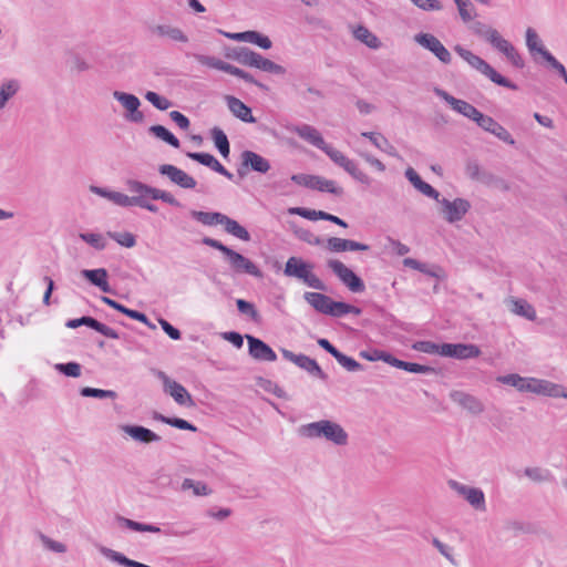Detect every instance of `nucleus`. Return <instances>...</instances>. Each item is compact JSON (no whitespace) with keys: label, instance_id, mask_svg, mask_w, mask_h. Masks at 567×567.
<instances>
[{"label":"nucleus","instance_id":"1","mask_svg":"<svg viewBox=\"0 0 567 567\" xmlns=\"http://www.w3.org/2000/svg\"><path fill=\"white\" fill-rule=\"evenodd\" d=\"M126 186L131 193L137 195L127 196L126 194L114 192L112 195V203L121 207L138 206L151 213H157L158 207L148 202L147 198L162 200L163 203L174 207H182L181 202H178L169 192L153 187L136 179H127Z\"/></svg>","mask_w":567,"mask_h":567},{"label":"nucleus","instance_id":"2","mask_svg":"<svg viewBox=\"0 0 567 567\" xmlns=\"http://www.w3.org/2000/svg\"><path fill=\"white\" fill-rule=\"evenodd\" d=\"M202 244L220 251L224 255L225 260L228 264L229 269L233 271V274L249 275L255 278L262 277V271L252 260L245 257L240 252L231 249L230 247L224 245L221 241L214 239L212 237H203Z\"/></svg>","mask_w":567,"mask_h":567},{"label":"nucleus","instance_id":"3","mask_svg":"<svg viewBox=\"0 0 567 567\" xmlns=\"http://www.w3.org/2000/svg\"><path fill=\"white\" fill-rule=\"evenodd\" d=\"M299 434L309 439L324 437L327 441L340 446L346 445L349 437L340 424L330 420L303 424L299 427Z\"/></svg>","mask_w":567,"mask_h":567},{"label":"nucleus","instance_id":"4","mask_svg":"<svg viewBox=\"0 0 567 567\" xmlns=\"http://www.w3.org/2000/svg\"><path fill=\"white\" fill-rule=\"evenodd\" d=\"M315 265L299 257H289L284 268V275L302 281L308 287L327 291V285L313 274Z\"/></svg>","mask_w":567,"mask_h":567},{"label":"nucleus","instance_id":"5","mask_svg":"<svg viewBox=\"0 0 567 567\" xmlns=\"http://www.w3.org/2000/svg\"><path fill=\"white\" fill-rule=\"evenodd\" d=\"M454 50L473 69L488 78L493 83L513 91L518 90L517 84L498 73L489 63H487L481 56L474 54L472 51L463 48L462 45H455Z\"/></svg>","mask_w":567,"mask_h":567},{"label":"nucleus","instance_id":"6","mask_svg":"<svg viewBox=\"0 0 567 567\" xmlns=\"http://www.w3.org/2000/svg\"><path fill=\"white\" fill-rule=\"evenodd\" d=\"M497 381L502 384L511 385L516 388L519 392H530L543 395H555L556 392L554 383L547 380H540L536 378H525L517 373H509L501 375Z\"/></svg>","mask_w":567,"mask_h":567},{"label":"nucleus","instance_id":"7","mask_svg":"<svg viewBox=\"0 0 567 567\" xmlns=\"http://www.w3.org/2000/svg\"><path fill=\"white\" fill-rule=\"evenodd\" d=\"M327 267L339 278V280L354 293H361L365 290L364 281L352 269L347 267L338 259H329Z\"/></svg>","mask_w":567,"mask_h":567},{"label":"nucleus","instance_id":"8","mask_svg":"<svg viewBox=\"0 0 567 567\" xmlns=\"http://www.w3.org/2000/svg\"><path fill=\"white\" fill-rule=\"evenodd\" d=\"M271 168L269 159L260 154L245 150L240 154V163L237 167V174L240 178L246 177L250 172L267 174Z\"/></svg>","mask_w":567,"mask_h":567},{"label":"nucleus","instance_id":"9","mask_svg":"<svg viewBox=\"0 0 567 567\" xmlns=\"http://www.w3.org/2000/svg\"><path fill=\"white\" fill-rule=\"evenodd\" d=\"M280 351L286 360L295 363L297 367L308 372L311 377H315L322 381L328 380V374L321 369V367L315 359L302 353L296 354L292 351L285 348H281Z\"/></svg>","mask_w":567,"mask_h":567},{"label":"nucleus","instance_id":"10","mask_svg":"<svg viewBox=\"0 0 567 567\" xmlns=\"http://www.w3.org/2000/svg\"><path fill=\"white\" fill-rule=\"evenodd\" d=\"M437 203L442 206L444 219L450 224H455L462 220L472 207L467 199L461 197H457L454 200L440 198Z\"/></svg>","mask_w":567,"mask_h":567},{"label":"nucleus","instance_id":"11","mask_svg":"<svg viewBox=\"0 0 567 567\" xmlns=\"http://www.w3.org/2000/svg\"><path fill=\"white\" fill-rule=\"evenodd\" d=\"M156 377L162 380L164 391L168 393L177 404L185 406H194L195 402L184 385L172 380L165 372L156 371Z\"/></svg>","mask_w":567,"mask_h":567},{"label":"nucleus","instance_id":"12","mask_svg":"<svg viewBox=\"0 0 567 567\" xmlns=\"http://www.w3.org/2000/svg\"><path fill=\"white\" fill-rule=\"evenodd\" d=\"M113 97L126 110L124 115L126 121L131 123H142L144 121V114L138 110L141 106V101L136 95L132 93L114 91Z\"/></svg>","mask_w":567,"mask_h":567},{"label":"nucleus","instance_id":"13","mask_svg":"<svg viewBox=\"0 0 567 567\" xmlns=\"http://www.w3.org/2000/svg\"><path fill=\"white\" fill-rule=\"evenodd\" d=\"M414 41L432 52L442 63L450 64L452 55L443 43L433 34L420 32L414 35Z\"/></svg>","mask_w":567,"mask_h":567},{"label":"nucleus","instance_id":"14","mask_svg":"<svg viewBox=\"0 0 567 567\" xmlns=\"http://www.w3.org/2000/svg\"><path fill=\"white\" fill-rule=\"evenodd\" d=\"M450 487L457 494L462 495L470 505L476 511H485L486 502L484 492L478 487H472L461 484L454 480L449 482Z\"/></svg>","mask_w":567,"mask_h":567},{"label":"nucleus","instance_id":"15","mask_svg":"<svg viewBox=\"0 0 567 567\" xmlns=\"http://www.w3.org/2000/svg\"><path fill=\"white\" fill-rule=\"evenodd\" d=\"M441 355L465 360L477 358L481 354V350L476 344L473 343H441Z\"/></svg>","mask_w":567,"mask_h":567},{"label":"nucleus","instance_id":"16","mask_svg":"<svg viewBox=\"0 0 567 567\" xmlns=\"http://www.w3.org/2000/svg\"><path fill=\"white\" fill-rule=\"evenodd\" d=\"M158 173L166 176L173 184L184 189H194L197 185L196 179L172 164H162L158 166Z\"/></svg>","mask_w":567,"mask_h":567},{"label":"nucleus","instance_id":"17","mask_svg":"<svg viewBox=\"0 0 567 567\" xmlns=\"http://www.w3.org/2000/svg\"><path fill=\"white\" fill-rule=\"evenodd\" d=\"M81 326H86L106 338H111V339L120 338V333L116 330L106 326L103 322H100L97 319H95L91 316H83L80 318L69 319L65 322V327L70 328V329H76Z\"/></svg>","mask_w":567,"mask_h":567},{"label":"nucleus","instance_id":"18","mask_svg":"<svg viewBox=\"0 0 567 567\" xmlns=\"http://www.w3.org/2000/svg\"><path fill=\"white\" fill-rule=\"evenodd\" d=\"M434 93H435L436 96L441 97L449 105H451V107L455 112L462 114L463 116H465V117H467V118H470V120H472L474 122H475L477 115L481 112L474 105L470 104L468 102H466L464 100H460V99L454 97L453 95H451L450 93H447L443 89L435 87L434 89Z\"/></svg>","mask_w":567,"mask_h":567},{"label":"nucleus","instance_id":"19","mask_svg":"<svg viewBox=\"0 0 567 567\" xmlns=\"http://www.w3.org/2000/svg\"><path fill=\"white\" fill-rule=\"evenodd\" d=\"M246 339L248 343V353L251 358L257 361L268 362H274L277 360L276 352L265 341L250 334H246Z\"/></svg>","mask_w":567,"mask_h":567},{"label":"nucleus","instance_id":"20","mask_svg":"<svg viewBox=\"0 0 567 567\" xmlns=\"http://www.w3.org/2000/svg\"><path fill=\"white\" fill-rule=\"evenodd\" d=\"M288 131L297 134L300 138L308 142L312 146L321 150L322 152L329 145L324 142L320 132L309 124H297L288 126Z\"/></svg>","mask_w":567,"mask_h":567},{"label":"nucleus","instance_id":"21","mask_svg":"<svg viewBox=\"0 0 567 567\" xmlns=\"http://www.w3.org/2000/svg\"><path fill=\"white\" fill-rule=\"evenodd\" d=\"M450 399L458 404L462 409L467 412L478 415L484 412V404L476 396L466 393L464 391L454 390L450 393Z\"/></svg>","mask_w":567,"mask_h":567},{"label":"nucleus","instance_id":"22","mask_svg":"<svg viewBox=\"0 0 567 567\" xmlns=\"http://www.w3.org/2000/svg\"><path fill=\"white\" fill-rule=\"evenodd\" d=\"M120 430L127 434L132 440L143 444H150L161 440L158 434L138 424H122L120 425Z\"/></svg>","mask_w":567,"mask_h":567},{"label":"nucleus","instance_id":"23","mask_svg":"<svg viewBox=\"0 0 567 567\" xmlns=\"http://www.w3.org/2000/svg\"><path fill=\"white\" fill-rule=\"evenodd\" d=\"M194 58L202 65L226 72V73L235 75L239 79L244 71L243 69H239L230 63H227V62H225L218 58L212 56V55L196 53V54H194Z\"/></svg>","mask_w":567,"mask_h":567},{"label":"nucleus","instance_id":"24","mask_svg":"<svg viewBox=\"0 0 567 567\" xmlns=\"http://www.w3.org/2000/svg\"><path fill=\"white\" fill-rule=\"evenodd\" d=\"M83 278H85L91 285L97 287L105 293H112L113 290L109 284V274L105 268L96 269H83L81 271Z\"/></svg>","mask_w":567,"mask_h":567},{"label":"nucleus","instance_id":"25","mask_svg":"<svg viewBox=\"0 0 567 567\" xmlns=\"http://www.w3.org/2000/svg\"><path fill=\"white\" fill-rule=\"evenodd\" d=\"M227 106L234 116L245 123H256L257 120L252 115L251 109L246 105L241 100L233 95L225 96Z\"/></svg>","mask_w":567,"mask_h":567},{"label":"nucleus","instance_id":"26","mask_svg":"<svg viewBox=\"0 0 567 567\" xmlns=\"http://www.w3.org/2000/svg\"><path fill=\"white\" fill-rule=\"evenodd\" d=\"M361 136L368 138L377 148L386 153L388 155L392 157H399L396 148L381 133L362 132Z\"/></svg>","mask_w":567,"mask_h":567},{"label":"nucleus","instance_id":"27","mask_svg":"<svg viewBox=\"0 0 567 567\" xmlns=\"http://www.w3.org/2000/svg\"><path fill=\"white\" fill-rule=\"evenodd\" d=\"M115 519L121 527L128 528L134 532H138V533L147 532V533H154V534L162 533V529L158 526L153 525V524L136 522V520L126 518L121 515H116Z\"/></svg>","mask_w":567,"mask_h":567},{"label":"nucleus","instance_id":"28","mask_svg":"<svg viewBox=\"0 0 567 567\" xmlns=\"http://www.w3.org/2000/svg\"><path fill=\"white\" fill-rule=\"evenodd\" d=\"M303 299L319 313L328 315V309L332 299L329 296L321 292L307 291L303 293Z\"/></svg>","mask_w":567,"mask_h":567},{"label":"nucleus","instance_id":"29","mask_svg":"<svg viewBox=\"0 0 567 567\" xmlns=\"http://www.w3.org/2000/svg\"><path fill=\"white\" fill-rule=\"evenodd\" d=\"M466 175L473 179L484 184H491L495 176L486 171L481 169V165L476 159H468L465 165Z\"/></svg>","mask_w":567,"mask_h":567},{"label":"nucleus","instance_id":"30","mask_svg":"<svg viewBox=\"0 0 567 567\" xmlns=\"http://www.w3.org/2000/svg\"><path fill=\"white\" fill-rule=\"evenodd\" d=\"M189 215L193 219L205 226L221 225L225 217V214L219 212H202L195 209L190 210Z\"/></svg>","mask_w":567,"mask_h":567},{"label":"nucleus","instance_id":"31","mask_svg":"<svg viewBox=\"0 0 567 567\" xmlns=\"http://www.w3.org/2000/svg\"><path fill=\"white\" fill-rule=\"evenodd\" d=\"M210 136L215 147L224 158H228L230 154V144L225 132L215 126L210 130Z\"/></svg>","mask_w":567,"mask_h":567},{"label":"nucleus","instance_id":"32","mask_svg":"<svg viewBox=\"0 0 567 567\" xmlns=\"http://www.w3.org/2000/svg\"><path fill=\"white\" fill-rule=\"evenodd\" d=\"M221 225L224 226L226 233L243 241H249L251 239L249 231L237 220L228 217L227 215H225Z\"/></svg>","mask_w":567,"mask_h":567},{"label":"nucleus","instance_id":"33","mask_svg":"<svg viewBox=\"0 0 567 567\" xmlns=\"http://www.w3.org/2000/svg\"><path fill=\"white\" fill-rule=\"evenodd\" d=\"M509 302L512 303L511 311L513 313L530 321H534L536 319L537 316L535 308L526 300L512 298Z\"/></svg>","mask_w":567,"mask_h":567},{"label":"nucleus","instance_id":"34","mask_svg":"<svg viewBox=\"0 0 567 567\" xmlns=\"http://www.w3.org/2000/svg\"><path fill=\"white\" fill-rule=\"evenodd\" d=\"M148 132L150 134L154 135L158 140H162L174 148H178L181 146L179 140L164 125H152L150 126Z\"/></svg>","mask_w":567,"mask_h":567},{"label":"nucleus","instance_id":"35","mask_svg":"<svg viewBox=\"0 0 567 567\" xmlns=\"http://www.w3.org/2000/svg\"><path fill=\"white\" fill-rule=\"evenodd\" d=\"M153 31L161 37L169 38L172 41L184 43L188 42V37L179 28L176 27L158 24L153 29Z\"/></svg>","mask_w":567,"mask_h":567},{"label":"nucleus","instance_id":"36","mask_svg":"<svg viewBox=\"0 0 567 567\" xmlns=\"http://www.w3.org/2000/svg\"><path fill=\"white\" fill-rule=\"evenodd\" d=\"M354 38L364 43L370 49H379L380 40L368 28L359 25L353 31Z\"/></svg>","mask_w":567,"mask_h":567},{"label":"nucleus","instance_id":"37","mask_svg":"<svg viewBox=\"0 0 567 567\" xmlns=\"http://www.w3.org/2000/svg\"><path fill=\"white\" fill-rule=\"evenodd\" d=\"M20 90V83L16 79L4 81L0 86V109H3L8 101Z\"/></svg>","mask_w":567,"mask_h":567},{"label":"nucleus","instance_id":"38","mask_svg":"<svg viewBox=\"0 0 567 567\" xmlns=\"http://www.w3.org/2000/svg\"><path fill=\"white\" fill-rule=\"evenodd\" d=\"M526 45L532 55L538 53L544 59V52H549L542 43L537 32L533 28L526 30Z\"/></svg>","mask_w":567,"mask_h":567},{"label":"nucleus","instance_id":"39","mask_svg":"<svg viewBox=\"0 0 567 567\" xmlns=\"http://www.w3.org/2000/svg\"><path fill=\"white\" fill-rule=\"evenodd\" d=\"M236 306H237L238 311L241 315L249 317V319L252 322H255V323L261 322V316L252 302L247 301L245 299H237Z\"/></svg>","mask_w":567,"mask_h":567},{"label":"nucleus","instance_id":"40","mask_svg":"<svg viewBox=\"0 0 567 567\" xmlns=\"http://www.w3.org/2000/svg\"><path fill=\"white\" fill-rule=\"evenodd\" d=\"M80 394L84 398H94V399H112L115 400L117 398V393L113 390H104L91 386H83L80 389Z\"/></svg>","mask_w":567,"mask_h":567},{"label":"nucleus","instance_id":"41","mask_svg":"<svg viewBox=\"0 0 567 567\" xmlns=\"http://www.w3.org/2000/svg\"><path fill=\"white\" fill-rule=\"evenodd\" d=\"M79 238L96 250H104L107 241L100 233H80Z\"/></svg>","mask_w":567,"mask_h":567},{"label":"nucleus","instance_id":"42","mask_svg":"<svg viewBox=\"0 0 567 567\" xmlns=\"http://www.w3.org/2000/svg\"><path fill=\"white\" fill-rule=\"evenodd\" d=\"M248 43L255 44L264 50H269L272 47V42L268 35L262 34L256 30H248L246 34V41Z\"/></svg>","mask_w":567,"mask_h":567},{"label":"nucleus","instance_id":"43","mask_svg":"<svg viewBox=\"0 0 567 567\" xmlns=\"http://www.w3.org/2000/svg\"><path fill=\"white\" fill-rule=\"evenodd\" d=\"M54 369L65 375V377H70V378H80L81 374H82V365L75 361H70V362H65V363H56L54 365Z\"/></svg>","mask_w":567,"mask_h":567},{"label":"nucleus","instance_id":"44","mask_svg":"<svg viewBox=\"0 0 567 567\" xmlns=\"http://www.w3.org/2000/svg\"><path fill=\"white\" fill-rule=\"evenodd\" d=\"M319 219L328 220V221L333 223L343 228L348 227L347 221L336 215H332V214L323 212V210L311 209L309 220L315 221V220H319Z\"/></svg>","mask_w":567,"mask_h":567},{"label":"nucleus","instance_id":"45","mask_svg":"<svg viewBox=\"0 0 567 567\" xmlns=\"http://www.w3.org/2000/svg\"><path fill=\"white\" fill-rule=\"evenodd\" d=\"M346 172L353 178L355 179L357 182L365 185V186H371L372 184V178L370 176H368L365 173H363L360 168H359V165L357 162H354L353 159L350 162V164L348 165V167L346 168Z\"/></svg>","mask_w":567,"mask_h":567},{"label":"nucleus","instance_id":"46","mask_svg":"<svg viewBox=\"0 0 567 567\" xmlns=\"http://www.w3.org/2000/svg\"><path fill=\"white\" fill-rule=\"evenodd\" d=\"M346 172L353 178L355 179L357 182L365 185V186H371L372 184V178L370 176H368L365 173H363L360 168H359V165L357 162H354L353 159L350 162V164L348 165V167L346 168Z\"/></svg>","mask_w":567,"mask_h":567},{"label":"nucleus","instance_id":"47","mask_svg":"<svg viewBox=\"0 0 567 567\" xmlns=\"http://www.w3.org/2000/svg\"><path fill=\"white\" fill-rule=\"evenodd\" d=\"M346 172L353 178L355 179L357 182L365 185V186H371L372 184V178L370 176H368L365 173H363L360 168H359V165L357 162H354L353 159L350 162V164L348 165V167L346 168Z\"/></svg>","mask_w":567,"mask_h":567},{"label":"nucleus","instance_id":"48","mask_svg":"<svg viewBox=\"0 0 567 567\" xmlns=\"http://www.w3.org/2000/svg\"><path fill=\"white\" fill-rule=\"evenodd\" d=\"M144 97L157 110L159 111H166L172 106V102L165 97L159 95L158 93L154 91H147L144 95Z\"/></svg>","mask_w":567,"mask_h":567},{"label":"nucleus","instance_id":"49","mask_svg":"<svg viewBox=\"0 0 567 567\" xmlns=\"http://www.w3.org/2000/svg\"><path fill=\"white\" fill-rule=\"evenodd\" d=\"M323 153L338 166L342 167L344 171L350 164L352 159L347 157L342 152L336 150L331 145H328Z\"/></svg>","mask_w":567,"mask_h":567},{"label":"nucleus","instance_id":"50","mask_svg":"<svg viewBox=\"0 0 567 567\" xmlns=\"http://www.w3.org/2000/svg\"><path fill=\"white\" fill-rule=\"evenodd\" d=\"M323 153L338 166L342 167L344 171L350 164L352 159L347 157L342 152L336 150L331 145H328Z\"/></svg>","mask_w":567,"mask_h":567},{"label":"nucleus","instance_id":"51","mask_svg":"<svg viewBox=\"0 0 567 567\" xmlns=\"http://www.w3.org/2000/svg\"><path fill=\"white\" fill-rule=\"evenodd\" d=\"M334 359L341 367H343L349 372H357L363 370V365L359 361H357L352 357L344 354L341 351L337 354Z\"/></svg>","mask_w":567,"mask_h":567},{"label":"nucleus","instance_id":"52","mask_svg":"<svg viewBox=\"0 0 567 567\" xmlns=\"http://www.w3.org/2000/svg\"><path fill=\"white\" fill-rule=\"evenodd\" d=\"M361 354L370 361L381 360L396 369H401V365L403 363V360L398 359L388 351H379L378 357H370L365 352H361Z\"/></svg>","mask_w":567,"mask_h":567},{"label":"nucleus","instance_id":"53","mask_svg":"<svg viewBox=\"0 0 567 567\" xmlns=\"http://www.w3.org/2000/svg\"><path fill=\"white\" fill-rule=\"evenodd\" d=\"M107 236L110 238H112L113 240H115L118 245L126 247V248H132L136 245V237L132 233H128V231H123V233L109 231Z\"/></svg>","mask_w":567,"mask_h":567},{"label":"nucleus","instance_id":"54","mask_svg":"<svg viewBox=\"0 0 567 567\" xmlns=\"http://www.w3.org/2000/svg\"><path fill=\"white\" fill-rule=\"evenodd\" d=\"M410 373H420V374H432L435 373L436 370L433 367L420 364L416 362L403 361L401 369Z\"/></svg>","mask_w":567,"mask_h":567},{"label":"nucleus","instance_id":"55","mask_svg":"<svg viewBox=\"0 0 567 567\" xmlns=\"http://www.w3.org/2000/svg\"><path fill=\"white\" fill-rule=\"evenodd\" d=\"M183 489L192 488L197 496H206L210 493L208 486L203 482H195L190 478H185L182 484Z\"/></svg>","mask_w":567,"mask_h":567},{"label":"nucleus","instance_id":"56","mask_svg":"<svg viewBox=\"0 0 567 567\" xmlns=\"http://www.w3.org/2000/svg\"><path fill=\"white\" fill-rule=\"evenodd\" d=\"M544 60L547 62L548 66L555 70L567 84L566 68L550 52H544Z\"/></svg>","mask_w":567,"mask_h":567},{"label":"nucleus","instance_id":"57","mask_svg":"<svg viewBox=\"0 0 567 567\" xmlns=\"http://www.w3.org/2000/svg\"><path fill=\"white\" fill-rule=\"evenodd\" d=\"M320 188L319 192H326L332 194L334 196L343 195V188L337 186L336 182L332 179H327L324 177L319 176Z\"/></svg>","mask_w":567,"mask_h":567},{"label":"nucleus","instance_id":"58","mask_svg":"<svg viewBox=\"0 0 567 567\" xmlns=\"http://www.w3.org/2000/svg\"><path fill=\"white\" fill-rule=\"evenodd\" d=\"M457 6L458 13L464 22H468L473 19V4L470 0H453Z\"/></svg>","mask_w":567,"mask_h":567},{"label":"nucleus","instance_id":"59","mask_svg":"<svg viewBox=\"0 0 567 567\" xmlns=\"http://www.w3.org/2000/svg\"><path fill=\"white\" fill-rule=\"evenodd\" d=\"M441 343L433 341H417L413 344V349L424 353H435L441 355Z\"/></svg>","mask_w":567,"mask_h":567},{"label":"nucleus","instance_id":"60","mask_svg":"<svg viewBox=\"0 0 567 567\" xmlns=\"http://www.w3.org/2000/svg\"><path fill=\"white\" fill-rule=\"evenodd\" d=\"M475 123L485 132L492 133L498 122L489 115H485L482 112L477 115Z\"/></svg>","mask_w":567,"mask_h":567},{"label":"nucleus","instance_id":"61","mask_svg":"<svg viewBox=\"0 0 567 567\" xmlns=\"http://www.w3.org/2000/svg\"><path fill=\"white\" fill-rule=\"evenodd\" d=\"M496 50L505 54V52L508 51L511 47H513L512 43H509L507 40L502 38L498 31H496L494 34H491V39L488 41Z\"/></svg>","mask_w":567,"mask_h":567},{"label":"nucleus","instance_id":"62","mask_svg":"<svg viewBox=\"0 0 567 567\" xmlns=\"http://www.w3.org/2000/svg\"><path fill=\"white\" fill-rule=\"evenodd\" d=\"M260 386L266 392H270L279 399H287L286 391L281 386H279L277 383H275L270 380H261Z\"/></svg>","mask_w":567,"mask_h":567},{"label":"nucleus","instance_id":"63","mask_svg":"<svg viewBox=\"0 0 567 567\" xmlns=\"http://www.w3.org/2000/svg\"><path fill=\"white\" fill-rule=\"evenodd\" d=\"M524 474L534 482L546 481L549 476V472L540 467H526Z\"/></svg>","mask_w":567,"mask_h":567},{"label":"nucleus","instance_id":"64","mask_svg":"<svg viewBox=\"0 0 567 567\" xmlns=\"http://www.w3.org/2000/svg\"><path fill=\"white\" fill-rule=\"evenodd\" d=\"M347 239L339 237H329L326 240V247L328 250L332 252H343L347 251Z\"/></svg>","mask_w":567,"mask_h":567}]
</instances>
